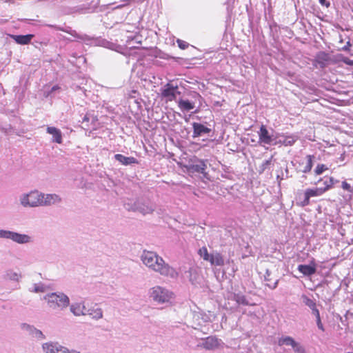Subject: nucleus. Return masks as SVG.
I'll list each match as a JSON object with an SVG mask.
<instances>
[{
    "label": "nucleus",
    "instance_id": "f257e3e1",
    "mask_svg": "<svg viewBox=\"0 0 353 353\" xmlns=\"http://www.w3.org/2000/svg\"><path fill=\"white\" fill-rule=\"evenodd\" d=\"M141 260L147 267L163 276L174 277L176 275L175 270L154 252L143 251Z\"/></svg>",
    "mask_w": 353,
    "mask_h": 353
},
{
    "label": "nucleus",
    "instance_id": "f03ea898",
    "mask_svg": "<svg viewBox=\"0 0 353 353\" xmlns=\"http://www.w3.org/2000/svg\"><path fill=\"white\" fill-rule=\"evenodd\" d=\"M151 298L159 303L169 302L173 297V293L161 286H155L151 289Z\"/></svg>",
    "mask_w": 353,
    "mask_h": 353
},
{
    "label": "nucleus",
    "instance_id": "7ed1b4c3",
    "mask_svg": "<svg viewBox=\"0 0 353 353\" xmlns=\"http://www.w3.org/2000/svg\"><path fill=\"white\" fill-rule=\"evenodd\" d=\"M44 299L47 301L49 307L54 309L57 307H65L69 304L68 297L63 294H48L45 296Z\"/></svg>",
    "mask_w": 353,
    "mask_h": 353
},
{
    "label": "nucleus",
    "instance_id": "20e7f679",
    "mask_svg": "<svg viewBox=\"0 0 353 353\" xmlns=\"http://www.w3.org/2000/svg\"><path fill=\"white\" fill-rule=\"evenodd\" d=\"M43 194L38 191H33L25 195L21 199V204L26 207H37L42 205Z\"/></svg>",
    "mask_w": 353,
    "mask_h": 353
},
{
    "label": "nucleus",
    "instance_id": "39448f33",
    "mask_svg": "<svg viewBox=\"0 0 353 353\" xmlns=\"http://www.w3.org/2000/svg\"><path fill=\"white\" fill-rule=\"evenodd\" d=\"M325 193V190H321L320 188H308L305 191L304 199L299 203L301 207H305L310 203V198L314 196H319Z\"/></svg>",
    "mask_w": 353,
    "mask_h": 353
},
{
    "label": "nucleus",
    "instance_id": "423d86ee",
    "mask_svg": "<svg viewBox=\"0 0 353 353\" xmlns=\"http://www.w3.org/2000/svg\"><path fill=\"white\" fill-rule=\"evenodd\" d=\"M178 90V86H174L171 83H167L165 88L162 90L161 96L165 98L167 101H172L176 99V95L180 94Z\"/></svg>",
    "mask_w": 353,
    "mask_h": 353
},
{
    "label": "nucleus",
    "instance_id": "0eeeda50",
    "mask_svg": "<svg viewBox=\"0 0 353 353\" xmlns=\"http://www.w3.org/2000/svg\"><path fill=\"white\" fill-rule=\"evenodd\" d=\"M314 63L315 66L319 65L321 68H324L330 63H335V61H332L328 53L321 51L316 54Z\"/></svg>",
    "mask_w": 353,
    "mask_h": 353
},
{
    "label": "nucleus",
    "instance_id": "6e6552de",
    "mask_svg": "<svg viewBox=\"0 0 353 353\" xmlns=\"http://www.w3.org/2000/svg\"><path fill=\"white\" fill-rule=\"evenodd\" d=\"M43 349L46 353H80L75 351L70 352L67 348L52 343H45Z\"/></svg>",
    "mask_w": 353,
    "mask_h": 353
},
{
    "label": "nucleus",
    "instance_id": "1a4fd4ad",
    "mask_svg": "<svg viewBox=\"0 0 353 353\" xmlns=\"http://www.w3.org/2000/svg\"><path fill=\"white\" fill-rule=\"evenodd\" d=\"M258 134L259 141L261 144L270 145L274 140L272 136L269 133L268 129L264 125H261Z\"/></svg>",
    "mask_w": 353,
    "mask_h": 353
},
{
    "label": "nucleus",
    "instance_id": "9d476101",
    "mask_svg": "<svg viewBox=\"0 0 353 353\" xmlns=\"http://www.w3.org/2000/svg\"><path fill=\"white\" fill-rule=\"evenodd\" d=\"M298 270L304 276H312L316 271V265L314 261H312L309 265H299Z\"/></svg>",
    "mask_w": 353,
    "mask_h": 353
},
{
    "label": "nucleus",
    "instance_id": "9b49d317",
    "mask_svg": "<svg viewBox=\"0 0 353 353\" xmlns=\"http://www.w3.org/2000/svg\"><path fill=\"white\" fill-rule=\"evenodd\" d=\"M88 303H77L71 305L70 310L72 312L77 316L87 315L88 311Z\"/></svg>",
    "mask_w": 353,
    "mask_h": 353
},
{
    "label": "nucleus",
    "instance_id": "f8f14e48",
    "mask_svg": "<svg viewBox=\"0 0 353 353\" xmlns=\"http://www.w3.org/2000/svg\"><path fill=\"white\" fill-rule=\"evenodd\" d=\"M42 205H50L61 201V198L56 194H43L42 198Z\"/></svg>",
    "mask_w": 353,
    "mask_h": 353
},
{
    "label": "nucleus",
    "instance_id": "ddd939ff",
    "mask_svg": "<svg viewBox=\"0 0 353 353\" xmlns=\"http://www.w3.org/2000/svg\"><path fill=\"white\" fill-rule=\"evenodd\" d=\"M193 137H197L203 134H208L211 132V129L205 127L204 125L199 123H194L193 125Z\"/></svg>",
    "mask_w": 353,
    "mask_h": 353
},
{
    "label": "nucleus",
    "instance_id": "4468645a",
    "mask_svg": "<svg viewBox=\"0 0 353 353\" xmlns=\"http://www.w3.org/2000/svg\"><path fill=\"white\" fill-rule=\"evenodd\" d=\"M12 39H14V41L20 45H27L30 43L31 40L34 37V34H29L26 35H14L11 34L10 35Z\"/></svg>",
    "mask_w": 353,
    "mask_h": 353
},
{
    "label": "nucleus",
    "instance_id": "2eb2a0df",
    "mask_svg": "<svg viewBox=\"0 0 353 353\" xmlns=\"http://www.w3.org/2000/svg\"><path fill=\"white\" fill-rule=\"evenodd\" d=\"M114 158L117 161L120 162L121 164L128 165L130 164H138L139 162L137 159L132 157H125L121 154H117L114 155Z\"/></svg>",
    "mask_w": 353,
    "mask_h": 353
},
{
    "label": "nucleus",
    "instance_id": "dca6fc26",
    "mask_svg": "<svg viewBox=\"0 0 353 353\" xmlns=\"http://www.w3.org/2000/svg\"><path fill=\"white\" fill-rule=\"evenodd\" d=\"M207 261H209L212 265L223 266L224 265V259L219 252L210 254V259Z\"/></svg>",
    "mask_w": 353,
    "mask_h": 353
},
{
    "label": "nucleus",
    "instance_id": "f3484780",
    "mask_svg": "<svg viewBox=\"0 0 353 353\" xmlns=\"http://www.w3.org/2000/svg\"><path fill=\"white\" fill-rule=\"evenodd\" d=\"M46 130L48 133L53 136L54 141L59 144L62 143V134L60 130L55 127H48Z\"/></svg>",
    "mask_w": 353,
    "mask_h": 353
},
{
    "label": "nucleus",
    "instance_id": "a211bd4d",
    "mask_svg": "<svg viewBox=\"0 0 353 353\" xmlns=\"http://www.w3.org/2000/svg\"><path fill=\"white\" fill-rule=\"evenodd\" d=\"M298 344L292 337L289 336H282L278 340V345L279 346L290 345L292 348H294Z\"/></svg>",
    "mask_w": 353,
    "mask_h": 353
},
{
    "label": "nucleus",
    "instance_id": "6ab92c4d",
    "mask_svg": "<svg viewBox=\"0 0 353 353\" xmlns=\"http://www.w3.org/2000/svg\"><path fill=\"white\" fill-rule=\"evenodd\" d=\"M206 168L207 166L205 162L202 160H200L199 161L198 163L190 165L188 168V170L191 172L203 173Z\"/></svg>",
    "mask_w": 353,
    "mask_h": 353
},
{
    "label": "nucleus",
    "instance_id": "aec40b11",
    "mask_svg": "<svg viewBox=\"0 0 353 353\" xmlns=\"http://www.w3.org/2000/svg\"><path fill=\"white\" fill-rule=\"evenodd\" d=\"M10 239L19 243H25L30 241V237L26 234H21L16 232H12Z\"/></svg>",
    "mask_w": 353,
    "mask_h": 353
},
{
    "label": "nucleus",
    "instance_id": "412c9836",
    "mask_svg": "<svg viewBox=\"0 0 353 353\" xmlns=\"http://www.w3.org/2000/svg\"><path fill=\"white\" fill-rule=\"evenodd\" d=\"M306 159V163L303 167V169L301 171L303 173H308L311 171L312 167H313V160L314 159V156L308 154L305 157Z\"/></svg>",
    "mask_w": 353,
    "mask_h": 353
},
{
    "label": "nucleus",
    "instance_id": "4be33fe9",
    "mask_svg": "<svg viewBox=\"0 0 353 353\" xmlns=\"http://www.w3.org/2000/svg\"><path fill=\"white\" fill-rule=\"evenodd\" d=\"M179 107L182 111H189L194 108V103L188 100L180 99L178 102Z\"/></svg>",
    "mask_w": 353,
    "mask_h": 353
},
{
    "label": "nucleus",
    "instance_id": "5701e85b",
    "mask_svg": "<svg viewBox=\"0 0 353 353\" xmlns=\"http://www.w3.org/2000/svg\"><path fill=\"white\" fill-rule=\"evenodd\" d=\"M87 315L91 316L93 319H99L103 316L102 310L99 307L91 308L88 305V311Z\"/></svg>",
    "mask_w": 353,
    "mask_h": 353
},
{
    "label": "nucleus",
    "instance_id": "b1692460",
    "mask_svg": "<svg viewBox=\"0 0 353 353\" xmlns=\"http://www.w3.org/2000/svg\"><path fill=\"white\" fill-rule=\"evenodd\" d=\"M204 345L207 349H212L218 345V341L214 337H208Z\"/></svg>",
    "mask_w": 353,
    "mask_h": 353
},
{
    "label": "nucleus",
    "instance_id": "393cba45",
    "mask_svg": "<svg viewBox=\"0 0 353 353\" xmlns=\"http://www.w3.org/2000/svg\"><path fill=\"white\" fill-rule=\"evenodd\" d=\"M198 254H199V256L203 258V259L204 261H208V259H210V254H209L208 251V249L206 247L203 246L202 248H201L199 251H198Z\"/></svg>",
    "mask_w": 353,
    "mask_h": 353
},
{
    "label": "nucleus",
    "instance_id": "a878e982",
    "mask_svg": "<svg viewBox=\"0 0 353 353\" xmlns=\"http://www.w3.org/2000/svg\"><path fill=\"white\" fill-rule=\"evenodd\" d=\"M303 303H305V305L308 306L311 310H313L314 308H315L316 307V303L313 300L308 298L307 296H303Z\"/></svg>",
    "mask_w": 353,
    "mask_h": 353
},
{
    "label": "nucleus",
    "instance_id": "bb28decb",
    "mask_svg": "<svg viewBox=\"0 0 353 353\" xmlns=\"http://www.w3.org/2000/svg\"><path fill=\"white\" fill-rule=\"evenodd\" d=\"M296 142V139L293 136H287L282 141L285 146H291Z\"/></svg>",
    "mask_w": 353,
    "mask_h": 353
},
{
    "label": "nucleus",
    "instance_id": "cd10ccee",
    "mask_svg": "<svg viewBox=\"0 0 353 353\" xmlns=\"http://www.w3.org/2000/svg\"><path fill=\"white\" fill-rule=\"evenodd\" d=\"M327 170L328 168L325 164H318L314 170V173L316 175H320Z\"/></svg>",
    "mask_w": 353,
    "mask_h": 353
},
{
    "label": "nucleus",
    "instance_id": "c85d7f7f",
    "mask_svg": "<svg viewBox=\"0 0 353 353\" xmlns=\"http://www.w3.org/2000/svg\"><path fill=\"white\" fill-rule=\"evenodd\" d=\"M270 276V274L267 272V275L265 276V279L266 281H268L267 283V285L271 288V289H274L276 286H277V284H278V280H275L273 282H271L270 281V278H268Z\"/></svg>",
    "mask_w": 353,
    "mask_h": 353
},
{
    "label": "nucleus",
    "instance_id": "c756f323",
    "mask_svg": "<svg viewBox=\"0 0 353 353\" xmlns=\"http://www.w3.org/2000/svg\"><path fill=\"white\" fill-rule=\"evenodd\" d=\"M324 188H321V190H325V192L330 190L334 185V179L333 177H330L329 181H324Z\"/></svg>",
    "mask_w": 353,
    "mask_h": 353
},
{
    "label": "nucleus",
    "instance_id": "7c9ffc66",
    "mask_svg": "<svg viewBox=\"0 0 353 353\" xmlns=\"http://www.w3.org/2000/svg\"><path fill=\"white\" fill-rule=\"evenodd\" d=\"M235 301H236L237 303L239 304H242V305H249V303L248 302L245 296L243 295H237L235 298Z\"/></svg>",
    "mask_w": 353,
    "mask_h": 353
},
{
    "label": "nucleus",
    "instance_id": "2f4dec72",
    "mask_svg": "<svg viewBox=\"0 0 353 353\" xmlns=\"http://www.w3.org/2000/svg\"><path fill=\"white\" fill-rule=\"evenodd\" d=\"M339 60L345 63V64L353 66V60L350 59L347 57H343V55H340Z\"/></svg>",
    "mask_w": 353,
    "mask_h": 353
},
{
    "label": "nucleus",
    "instance_id": "473e14b6",
    "mask_svg": "<svg viewBox=\"0 0 353 353\" xmlns=\"http://www.w3.org/2000/svg\"><path fill=\"white\" fill-rule=\"evenodd\" d=\"M176 43L178 44L179 48H181V50L186 49L189 46V44L186 41L181 39H177Z\"/></svg>",
    "mask_w": 353,
    "mask_h": 353
},
{
    "label": "nucleus",
    "instance_id": "72a5a7b5",
    "mask_svg": "<svg viewBox=\"0 0 353 353\" xmlns=\"http://www.w3.org/2000/svg\"><path fill=\"white\" fill-rule=\"evenodd\" d=\"M12 232L1 230L0 231V237L11 239Z\"/></svg>",
    "mask_w": 353,
    "mask_h": 353
},
{
    "label": "nucleus",
    "instance_id": "f704fd0d",
    "mask_svg": "<svg viewBox=\"0 0 353 353\" xmlns=\"http://www.w3.org/2000/svg\"><path fill=\"white\" fill-rule=\"evenodd\" d=\"M139 210L143 214H149V213H151V212H153L152 208V207H148V206H147L145 208H140Z\"/></svg>",
    "mask_w": 353,
    "mask_h": 353
},
{
    "label": "nucleus",
    "instance_id": "c9c22d12",
    "mask_svg": "<svg viewBox=\"0 0 353 353\" xmlns=\"http://www.w3.org/2000/svg\"><path fill=\"white\" fill-rule=\"evenodd\" d=\"M295 353H305L303 347L301 346L299 344L296 345L294 348H293Z\"/></svg>",
    "mask_w": 353,
    "mask_h": 353
},
{
    "label": "nucleus",
    "instance_id": "e433bc0d",
    "mask_svg": "<svg viewBox=\"0 0 353 353\" xmlns=\"http://www.w3.org/2000/svg\"><path fill=\"white\" fill-rule=\"evenodd\" d=\"M342 188L345 190H347V191H352V189H351V186L349 183H347L346 181H343L342 182Z\"/></svg>",
    "mask_w": 353,
    "mask_h": 353
},
{
    "label": "nucleus",
    "instance_id": "4c0bfd02",
    "mask_svg": "<svg viewBox=\"0 0 353 353\" xmlns=\"http://www.w3.org/2000/svg\"><path fill=\"white\" fill-rule=\"evenodd\" d=\"M316 324H317L319 329L321 330V331L324 332L325 329H324L323 325L321 322V318L316 319Z\"/></svg>",
    "mask_w": 353,
    "mask_h": 353
},
{
    "label": "nucleus",
    "instance_id": "58836bf2",
    "mask_svg": "<svg viewBox=\"0 0 353 353\" xmlns=\"http://www.w3.org/2000/svg\"><path fill=\"white\" fill-rule=\"evenodd\" d=\"M312 314L315 316L316 319L321 318L320 312L316 307L315 308H314L313 310H312Z\"/></svg>",
    "mask_w": 353,
    "mask_h": 353
},
{
    "label": "nucleus",
    "instance_id": "ea45409f",
    "mask_svg": "<svg viewBox=\"0 0 353 353\" xmlns=\"http://www.w3.org/2000/svg\"><path fill=\"white\" fill-rule=\"evenodd\" d=\"M319 3L322 6H326L327 7H328L330 6V3L329 2L326 3V0H319Z\"/></svg>",
    "mask_w": 353,
    "mask_h": 353
},
{
    "label": "nucleus",
    "instance_id": "a19ab883",
    "mask_svg": "<svg viewBox=\"0 0 353 353\" xmlns=\"http://www.w3.org/2000/svg\"><path fill=\"white\" fill-rule=\"evenodd\" d=\"M350 46H351V43L350 42H347V45L343 48V50H349Z\"/></svg>",
    "mask_w": 353,
    "mask_h": 353
},
{
    "label": "nucleus",
    "instance_id": "79ce46f5",
    "mask_svg": "<svg viewBox=\"0 0 353 353\" xmlns=\"http://www.w3.org/2000/svg\"><path fill=\"white\" fill-rule=\"evenodd\" d=\"M70 34L72 36H75L76 34V32L75 31H73V32H70Z\"/></svg>",
    "mask_w": 353,
    "mask_h": 353
}]
</instances>
